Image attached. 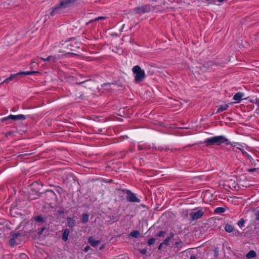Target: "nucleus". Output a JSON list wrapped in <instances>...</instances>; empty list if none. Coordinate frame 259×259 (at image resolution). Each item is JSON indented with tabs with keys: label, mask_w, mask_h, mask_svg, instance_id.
I'll return each instance as SVG.
<instances>
[{
	"label": "nucleus",
	"mask_w": 259,
	"mask_h": 259,
	"mask_svg": "<svg viewBox=\"0 0 259 259\" xmlns=\"http://www.w3.org/2000/svg\"><path fill=\"white\" fill-rule=\"evenodd\" d=\"M39 72L38 71H26V72H22L19 73V75H31L35 73H39Z\"/></svg>",
	"instance_id": "obj_19"
},
{
	"label": "nucleus",
	"mask_w": 259,
	"mask_h": 259,
	"mask_svg": "<svg viewBox=\"0 0 259 259\" xmlns=\"http://www.w3.org/2000/svg\"><path fill=\"white\" fill-rule=\"evenodd\" d=\"M243 94L241 92H238L236 94H235V95L233 97V99L235 101H236L237 102H239L241 100L243 96Z\"/></svg>",
	"instance_id": "obj_11"
},
{
	"label": "nucleus",
	"mask_w": 259,
	"mask_h": 259,
	"mask_svg": "<svg viewBox=\"0 0 259 259\" xmlns=\"http://www.w3.org/2000/svg\"><path fill=\"white\" fill-rule=\"evenodd\" d=\"M67 53H68V54H73V55H76V54H75V53H72V52H68Z\"/></svg>",
	"instance_id": "obj_41"
},
{
	"label": "nucleus",
	"mask_w": 259,
	"mask_h": 259,
	"mask_svg": "<svg viewBox=\"0 0 259 259\" xmlns=\"http://www.w3.org/2000/svg\"><path fill=\"white\" fill-rule=\"evenodd\" d=\"M203 143L209 145L225 144L226 145H232V143L224 136H214L210 138L206 139Z\"/></svg>",
	"instance_id": "obj_1"
},
{
	"label": "nucleus",
	"mask_w": 259,
	"mask_h": 259,
	"mask_svg": "<svg viewBox=\"0 0 259 259\" xmlns=\"http://www.w3.org/2000/svg\"><path fill=\"white\" fill-rule=\"evenodd\" d=\"M256 256V254L254 250L249 251L246 254V257L247 258H251L255 257Z\"/></svg>",
	"instance_id": "obj_15"
},
{
	"label": "nucleus",
	"mask_w": 259,
	"mask_h": 259,
	"mask_svg": "<svg viewBox=\"0 0 259 259\" xmlns=\"http://www.w3.org/2000/svg\"><path fill=\"white\" fill-rule=\"evenodd\" d=\"M31 153H24L22 154V155H30Z\"/></svg>",
	"instance_id": "obj_39"
},
{
	"label": "nucleus",
	"mask_w": 259,
	"mask_h": 259,
	"mask_svg": "<svg viewBox=\"0 0 259 259\" xmlns=\"http://www.w3.org/2000/svg\"><path fill=\"white\" fill-rule=\"evenodd\" d=\"M141 253L142 254H145L146 253V249H142L140 251Z\"/></svg>",
	"instance_id": "obj_35"
},
{
	"label": "nucleus",
	"mask_w": 259,
	"mask_h": 259,
	"mask_svg": "<svg viewBox=\"0 0 259 259\" xmlns=\"http://www.w3.org/2000/svg\"><path fill=\"white\" fill-rule=\"evenodd\" d=\"M19 75V73H17V74H12L9 77H8V78H7L5 81H10V80H11L12 79H13L15 77H16V76Z\"/></svg>",
	"instance_id": "obj_24"
},
{
	"label": "nucleus",
	"mask_w": 259,
	"mask_h": 259,
	"mask_svg": "<svg viewBox=\"0 0 259 259\" xmlns=\"http://www.w3.org/2000/svg\"><path fill=\"white\" fill-rule=\"evenodd\" d=\"M244 220L243 219H241L238 222V225L240 227H242V226H244Z\"/></svg>",
	"instance_id": "obj_27"
},
{
	"label": "nucleus",
	"mask_w": 259,
	"mask_h": 259,
	"mask_svg": "<svg viewBox=\"0 0 259 259\" xmlns=\"http://www.w3.org/2000/svg\"><path fill=\"white\" fill-rule=\"evenodd\" d=\"M238 149L240 150H241L242 151L243 154L244 155H246L249 159H250V160L252 159V158L251 157V156L250 155H249L246 152L244 151L242 149H241L240 148H238Z\"/></svg>",
	"instance_id": "obj_26"
},
{
	"label": "nucleus",
	"mask_w": 259,
	"mask_h": 259,
	"mask_svg": "<svg viewBox=\"0 0 259 259\" xmlns=\"http://www.w3.org/2000/svg\"><path fill=\"white\" fill-rule=\"evenodd\" d=\"M63 8H64V7L62 6L61 5V3H60L53 8L51 13V16H54L57 14H60L61 12L62 9Z\"/></svg>",
	"instance_id": "obj_9"
},
{
	"label": "nucleus",
	"mask_w": 259,
	"mask_h": 259,
	"mask_svg": "<svg viewBox=\"0 0 259 259\" xmlns=\"http://www.w3.org/2000/svg\"><path fill=\"white\" fill-rule=\"evenodd\" d=\"M75 1L76 0H61L60 3L61 5L65 8L73 4Z\"/></svg>",
	"instance_id": "obj_10"
},
{
	"label": "nucleus",
	"mask_w": 259,
	"mask_h": 259,
	"mask_svg": "<svg viewBox=\"0 0 259 259\" xmlns=\"http://www.w3.org/2000/svg\"><path fill=\"white\" fill-rule=\"evenodd\" d=\"M44 229H45V228H43L42 229V230H41V231L39 233V234H41L42 233V231L44 230Z\"/></svg>",
	"instance_id": "obj_40"
},
{
	"label": "nucleus",
	"mask_w": 259,
	"mask_h": 259,
	"mask_svg": "<svg viewBox=\"0 0 259 259\" xmlns=\"http://www.w3.org/2000/svg\"><path fill=\"white\" fill-rule=\"evenodd\" d=\"M89 220V215L87 214H83L81 218V221L83 223L87 222Z\"/></svg>",
	"instance_id": "obj_21"
},
{
	"label": "nucleus",
	"mask_w": 259,
	"mask_h": 259,
	"mask_svg": "<svg viewBox=\"0 0 259 259\" xmlns=\"http://www.w3.org/2000/svg\"><path fill=\"white\" fill-rule=\"evenodd\" d=\"M258 169H259V168H250V169H248L247 170V171L249 172H253L255 170H258Z\"/></svg>",
	"instance_id": "obj_31"
},
{
	"label": "nucleus",
	"mask_w": 259,
	"mask_h": 259,
	"mask_svg": "<svg viewBox=\"0 0 259 259\" xmlns=\"http://www.w3.org/2000/svg\"><path fill=\"white\" fill-rule=\"evenodd\" d=\"M176 247L178 248L179 249H180L183 245V243L181 241H178L175 242V244Z\"/></svg>",
	"instance_id": "obj_25"
},
{
	"label": "nucleus",
	"mask_w": 259,
	"mask_h": 259,
	"mask_svg": "<svg viewBox=\"0 0 259 259\" xmlns=\"http://www.w3.org/2000/svg\"><path fill=\"white\" fill-rule=\"evenodd\" d=\"M111 85H113V84H111V83H105L104 84V87H107L108 89H109V88Z\"/></svg>",
	"instance_id": "obj_32"
},
{
	"label": "nucleus",
	"mask_w": 259,
	"mask_h": 259,
	"mask_svg": "<svg viewBox=\"0 0 259 259\" xmlns=\"http://www.w3.org/2000/svg\"><path fill=\"white\" fill-rule=\"evenodd\" d=\"M228 107V106L227 105H221L220 106L217 110V113L222 112L223 111L226 110Z\"/></svg>",
	"instance_id": "obj_17"
},
{
	"label": "nucleus",
	"mask_w": 259,
	"mask_h": 259,
	"mask_svg": "<svg viewBox=\"0 0 259 259\" xmlns=\"http://www.w3.org/2000/svg\"><path fill=\"white\" fill-rule=\"evenodd\" d=\"M100 20H105V23H101V25H102V24H106L108 22L107 21V17H106V16H98V21H100Z\"/></svg>",
	"instance_id": "obj_23"
},
{
	"label": "nucleus",
	"mask_w": 259,
	"mask_h": 259,
	"mask_svg": "<svg viewBox=\"0 0 259 259\" xmlns=\"http://www.w3.org/2000/svg\"><path fill=\"white\" fill-rule=\"evenodd\" d=\"M26 119L25 115L22 114H19L17 115H10L7 117H4L2 119V121L4 122L8 119H12L13 120H24Z\"/></svg>",
	"instance_id": "obj_6"
},
{
	"label": "nucleus",
	"mask_w": 259,
	"mask_h": 259,
	"mask_svg": "<svg viewBox=\"0 0 259 259\" xmlns=\"http://www.w3.org/2000/svg\"><path fill=\"white\" fill-rule=\"evenodd\" d=\"M190 259H197V258L195 256L192 255V256H191Z\"/></svg>",
	"instance_id": "obj_38"
},
{
	"label": "nucleus",
	"mask_w": 259,
	"mask_h": 259,
	"mask_svg": "<svg viewBox=\"0 0 259 259\" xmlns=\"http://www.w3.org/2000/svg\"><path fill=\"white\" fill-rule=\"evenodd\" d=\"M59 213L62 214L64 213V211L63 210H61L59 211Z\"/></svg>",
	"instance_id": "obj_42"
},
{
	"label": "nucleus",
	"mask_w": 259,
	"mask_h": 259,
	"mask_svg": "<svg viewBox=\"0 0 259 259\" xmlns=\"http://www.w3.org/2000/svg\"><path fill=\"white\" fill-rule=\"evenodd\" d=\"M169 241V238H167L162 243L163 244V245H167L168 244Z\"/></svg>",
	"instance_id": "obj_29"
},
{
	"label": "nucleus",
	"mask_w": 259,
	"mask_h": 259,
	"mask_svg": "<svg viewBox=\"0 0 259 259\" xmlns=\"http://www.w3.org/2000/svg\"><path fill=\"white\" fill-rule=\"evenodd\" d=\"M88 241L89 243L92 245V246H96L97 245V241H96L93 237H89L88 239Z\"/></svg>",
	"instance_id": "obj_14"
},
{
	"label": "nucleus",
	"mask_w": 259,
	"mask_h": 259,
	"mask_svg": "<svg viewBox=\"0 0 259 259\" xmlns=\"http://www.w3.org/2000/svg\"><path fill=\"white\" fill-rule=\"evenodd\" d=\"M233 229H234L233 226L229 224H227L225 227V231L228 233L232 232L233 231Z\"/></svg>",
	"instance_id": "obj_16"
},
{
	"label": "nucleus",
	"mask_w": 259,
	"mask_h": 259,
	"mask_svg": "<svg viewBox=\"0 0 259 259\" xmlns=\"http://www.w3.org/2000/svg\"><path fill=\"white\" fill-rule=\"evenodd\" d=\"M11 134L10 133H7L6 134V136L7 137L9 135H10Z\"/></svg>",
	"instance_id": "obj_43"
},
{
	"label": "nucleus",
	"mask_w": 259,
	"mask_h": 259,
	"mask_svg": "<svg viewBox=\"0 0 259 259\" xmlns=\"http://www.w3.org/2000/svg\"><path fill=\"white\" fill-rule=\"evenodd\" d=\"M155 242V239L151 238L148 240V243L149 245L153 244Z\"/></svg>",
	"instance_id": "obj_28"
},
{
	"label": "nucleus",
	"mask_w": 259,
	"mask_h": 259,
	"mask_svg": "<svg viewBox=\"0 0 259 259\" xmlns=\"http://www.w3.org/2000/svg\"><path fill=\"white\" fill-rule=\"evenodd\" d=\"M70 231L69 229H65L63 233L62 239L64 241H66L68 240V237Z\"/></svg>",
	"instance_id": "obj_13"
},
{
	"label": "nucleus",
	"mask_w": 259,
	"mask_h": 259,
	"mask_svg": "<svg viewBox=\"0 0 259 259\" xmlns=\"http://www.w3.org/2000/svg\"><path fill=\"white\" fill-rule=\"evenodd\" d=\"M133 73L135 74V81L137 83H140L143 81L146 77L145 71L142 69L141 67L136 65L132 68Z\"/></svg>",
	"instance_id": "obj_2"
},
{
	"label": "nucleus",
	"mask_w": 259,
	"mask_h": 259,
	"mask_svg": "<svg viewBox=\"0 0 259 259\" xmlns=\"http://www.w3.org/2000/svg\"><path fill=\"white\" fill-rule=\"evenodd\" d=\"M126 194V199L128 201L132 202H139L140 201V200L136 197V195L131 191H127Z\"/></svg>",
	"instance_id": "obj_8"
},
{
	"label": "nucleus",
	"mask_w": 259,
	"mask_h": 259,
	"mask_svg": "<svg viewBox=\"0 0 259 259\" xmlns=\"http://www.w3.org/2000/svg\"><path fill=\"white\" fill-rule=\"evenodd\" d=\"M67 224L69 227L72 228L74 225V221L73 219L70 218H68L67 219Z\"/></svg>",
	"instance_id": "obj_18"
},
{
	"label": "nucleus",
	"mask_w": 259,
	"mask_h": 259,
	"mask_svg": "<svg viewBox=\"0 0 259 259\" xmlns=\"http://www.w3.org/2000/svg\"><path fill=\"white\" fill-rule=\"evenodd\" d=\"M256 219L259 220V211H257L255 213Z\"/></svg>",
	"instance_id": "obj_33"
},
{
	"label": "nucleus",
	"mask_w": 259,
	"mask_h": 259,
	"mask_svg": "<svg viewBox=\"0 0 259 259\" xmlns=\"http://www.w3.org/2000/svg\"><path fill=\"white\" fill-rule=\"evenodd\" d=\"M90 246H86V247L84 248V250L85 252H87V251L89 250V249H90Z\"/></svg>",
	"instance_id": "obj_34"
},
{
	"label": "nucleus",
	"mask_w": 259,
	"mask_h": 259,
	"mask_svg": "<svg viewBox=\"0 0 259 259\" xmlns=\"http://www.w3.org/2000/svg\"><path fill=\"white\" fill-rule=\"evenodd\" d=\"M40 59L42 61H50V62H56V60H57V58L55 56H49L48 58H40Z\"/></svg>",
	"instance_id": "obj_12"
},
{
	"label": "nucleus",
	"mask_w": 259,
	"mask_h": 259,
	"mask_svg": "<svg viewBox=\"0 0 259 259\" xmlns=\"http://www.w3.org/2000/svg\"><path fill=\"white\" fill-rule=\"evenodd\" d=\"M151 10V6L149 5H143L134 9V12L138 14H143L149 12Z\"/></svg>",
	"instance_id": "obj_4"
},
{
	"label": "nucleus",
	"mask_w": 259,
	"mask_h": 259,
	"mask_svg": "<svg viewBox=\"0 0 259 259\" xmlns=\"http://www.w3.org/2000/svg\"><path fill=\"white\" fill-rule=\"evenodd\" d=\"M20 236V233H13L11 235V238L9 241V244L12 246L14 247L15 244H18L20 243V240L19 239V237Z\"/></svg>",
	"instance_id": "obj_5"
},
{
	"label": "nucleus",
	"mask_w": 259,
	"mask_h": 259,
	"mask_svg": "<svg viewBox=\"0 0 259 259\" xmlns=\"http://www.w3.org/2000/svg\"><path fill=\"white\" fill-rule=\"evenodd\" d=\"M139 235V232L138 231H134L130 233V236L133 237L137 238Z\"/></svg>",
	"instance_id": "obj_22"
},
{
	"label": "nucleus",
	"mask_w": 259,
	"mask_h": 259,
	"mask_svg": "<svg viewBox=\"0 0 259 259\" xmlns=\"http://www.w3.org/2000/svg\"><path fill=\"white\" fill-rule=\"evenodd\" d=\"M204 213V211L202 209L194 211L190 213V217L192 220H197L201 218Z\"/></svg>",
	"instance_id": "obj_7"
},
{
	"label": "nucleus",
	"mask_w": 259,
	"mask_h": 259,
	"mask_svg": "<svg viewBox=\"0 0 259 259\" xmlns=\"http://www.w3.org/2000/svg\"><path fill=\"white\" fill-rule=\"evenodd\" d=\"M63 45L64 47L68 51H75V49L79 48V47L77 46L76 42L74 39L65 41Z\"/></svg>",
	"instance_id": "obj_3"
},
{
	"label": "nucleus",
	"mask_w": 259,
	"mask_h": 259,
	"mask_svg": "<svg viewBox=\"0 0 259 259\" xmlns=\"http://www.w3.org/2000/svg\"><path fill=\"white\" fill-rule=\"evenodd\" d=\"M163 245V244L162 243H161L158 246V249H160L162 247Z\"/></svg>",
	"instance_id": "obj_36"
},
{
	"label": "nucleus",
	"mask_w": 259,
	"mask_h": 259,
	"mask_svg": "<svg viewBox=\"0 0 259 259\" xmlns=\"http://www.w3.org/2000/svg\"><path fill=\"white\" fill-rule=\"evenodd\" d=\"M35 220L37 222H41L42 221V218L41 216H37L35 218Z\"/></svg>",
	"instance_id": "obj_30"
},
{
	"label": "nucleus",
	"mask_w": 259,
	"mask_h": 259,
	"mask_svg": "<svg viewBox=\"0 0 259 259\" xmlns=\"http://www.w3.org/2000/svg\"><path fill=\"white\" fill-rule=\"evenodd\" d=\"M225 209L224 208L222 207H218L214 209V212L216 213H223L225 212Z\"/></svg>",
	"instance_id": "obj_20"
},
{
	"label": "nucleus",
	"mask_w": 259,
	"mask_h": 259,
	"mask_svg": "<svg viewBox=\"0 0 259 259\" xmlns=\"http://www.w3.org/2000/svg\"><path fill=\"white\" fill-rule=\"evenodd\" d=\"M102 130H98V134H102Z\"/></svg>",
	"instance_id": "obj_37"
}]
</instances>
